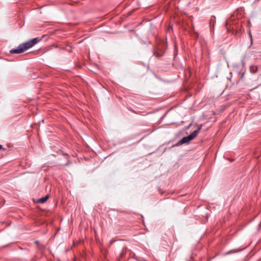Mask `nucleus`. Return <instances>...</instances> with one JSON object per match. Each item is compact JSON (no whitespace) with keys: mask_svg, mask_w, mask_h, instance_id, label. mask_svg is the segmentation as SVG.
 Here are the masks:
<instances>
[{"mask_svg":"<svg viewBox=\"0 0 261 261\" xmlns=\"http://www.w3.org/2000/svg\"><path fill=\"white\" fill-rule=\"evenodd\" d=\"M40 40V39H39L38 38H35L32 39H31L30 40L25 43L19 44L16 48L10 50V53L11 54L22 53L27 49L33 47L34 45L37 44Z\"/></svg>","mask_w":261,"mask_h":261,"instance_id":"f257e3e1","label":"nucleus"},{"mask_svg":"<svg viewBox=\"0 0 261 261\" xmlns=\"http://www.w3.org/2000/svg\"><path fill=\"white\" fill-rule=\"evenodd\" d=\"M201 125L199 126L198 128L194 131H193L190 135L187 137H185L182 138L181 140H180L176 144V146L180 145L185 143H187L189 142L190 141L194 139L197 135L201 129Z\"/></svg>","mask_w":261,"mask_h":261,"instance_id":"f03ea898","label":"nucleus"},{"mask_svg":"<svg viewBox=\"0 0 261 261\" xmlns=\"http://www.w3.org/2000/svg\"><path fill=\"white\" fill-rule=\"evenodd\" d=\"M48 198H49V195H46L45 197H42V198L39 199L38 200L37 202L40 203H43L47 201V200L48 199Z\"/></svg>","mask_w":261,"mask_h":261,"instance_id":"7ed1b4c3","label":"nucleus"},{"mask_svg":"<svg viewBox=\"0 0 261 261\" xmlns=\"http://www.w3.org/2000/svg\"><path fill=\"white\" fill-rule=\"evenodd\" d=\"M258 67L256 65H251L250 67V71L252 73H255L257 71Z\"/></svg>","mask_w":261,"mask_h":261,"instance_id":"20e7f679","label":"nucleus"},{"mask_svg":"<svg viewBox=\"0 0 261 261\" xmlns=\"http://www.w3.org/2000/svg\"><path fill=\"white\" fill-rule=\"evenodd\" d=\"M215 21V17L214 16H212L210 21V25L211 28L212 25H213V26L214 25Z\"/></svg>","mask_w":261,"mask_h":261,"instance_id":"39448f33","label":"nucleus"},{"mask_svg":"<svg viewBox=\"0 0 261 261\" xmlns=\"http://www.w3.org/2000/svg\"><path fill=\"white\" fill-rule=\"evenodd\" d=\"M163 55V53H159L158 52V51H155L154 52V55L156 57V58H160L161 57H162Z\"/></svg>","mask_w":261,"mask_h":261,"instance_id":"423d86ee","label":"nucleus"},{"mask_svg":"<svg viewBox=\"0 0 261 261\" xmlns=\"http://www.w3.org/2000/svg\"><path fill=\"white\" fill-rule=\"evenodd\" d=\"M236 251H234V250H230L229 251H228L227 252H226L225 253V255H227V254H231V253H234L236 252Z\"/></svg>","mask_w":261,"mask_h":261,"instance_id":"0eeeda50","label":"nucleus"},{"mask_svg":"<svg viewBox=\"0 0 261 261\" xmlns=\"http://www.w3.org/2000/svg\"><path fill=\"white\" fill-rule=\"evenodd\" d=\"M66 157H67V163L64 165L65 166H68L70 164V162H69V160H68V156L67 155H66Z\"/></svg>","mask_w":261,"mask_h":261,"instance_id":"6e6552de","label":"nucleus"},{"mask_svg":"<svg viewBox=\"0 0 261 261\" xmlns=\"http://www.w3.org/2000/svg\"><path fill=\"white\" fill-rule=\"evenodd\" d=\"M228 23H229L228 21V20H227V21H226V28H227V25L228 24Z\"/></svg>","mask_w":261,"mask_h":261,"instance_id":"1a4fd4ad","label":"nucleus"},{"mask_svg":"<svg viewBox=\"0 0 261 261\" xmlns=\"http://www.w3.org/2000/svg\"><path fill=\"white\" fill-rule=\"evenodd\" d=\"M250 37H251V44H252V35H251L250 33Z\"/></svg>","mask_w":261,"mask_h":261,"instance_id":"9d476101","label":"nucleus"},{"mask_svg":"<svg viewBox=\"0 0 261 261\" xmlns=\"http://www.w3.org/2000/svg\"><path fill=\"white\" fill-rule=\"evenodd\" d=\"M113 242H114L113 240H111L110 242V245H112Z\"/></svg>","mask_w":261,"mask_h":261,"instance_id":"9b49d317","label":"nucleus"},{"mask_svg":"<svg viewBox=\"0 0 261 261\" xmlns=\"http://www.w3.org/2000/svg\"><path fill=\"white\" fill-rule=\"evenodd\" d=\"M35 244H38V243H39V241H36L35 242Z\"/></svg>","mask_w":261,"mask_h":261,"instance_id":"f8f14e48","label":"nucleus"},{"mask_svg":"<svg viewBox=\"0 0 261 261\" xmlns=\"http://www.w3.org/2000/svg\"><path fill=\"white\" fill-rule=\"evenodd\" d=\"M3 148V146L2 145H0V149Z\"/></svg>","mask_w":261,"mask_h":261,"instance_id":"ddd939ff","label":"nucleus"}]
</instances>
